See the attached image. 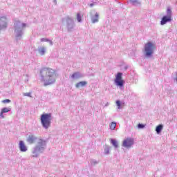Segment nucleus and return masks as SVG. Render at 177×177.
<instances>
[{
  "instance_id": "20",
  "label": "nucleus",
  "mask_w": 177,
  "mask_h": 177,
  "mask_svg": "<svg viewBox=\"0 0 177 177\" xmlns=\"http://www.w3.org/2000/svg\"><path fill=\"white\" fill-rule=\"evenodd\" d=\"M116 104L118 109H121V102L120 100L116 101Z\"/></svg>"
},
{
  "instance_id": "16",
  "label": "nucleus",
  "mask_w": 177,
  "mask_h": 177,
  "mask_svg": "<svg viewBox=\"0 0 177 177\" xmlns=\"http://www.w3.org/2000/svg\"><path fill=\"white\" fill-rule=\"evenodd\" d=\"M78 75H80L79 73H75L71 75L72 78H77V77H78Z\"/></svg>"
},
{
  "instance_id": "6",
  "label": "nucleus",
  "mask_w": 177,
  "mask_h": 177,
  "mask_svg": "<svg viewBox=\"0 0 177 177\" xmlns=\"http://www.w3.org/2000/svg\"><path fill=\"white\" fill-rule=\"evenodd\" d=\"M172 21V15H168L167 16H164L162 18V20L160 21V24L162 26H164V24H167V23Z\"/></svg>"
},
{
  "instance_id": "18",
  "label": "nucleus",
  "mask_w": 177,
  "mask_h": 177,
  "mask_svg": "<svg viewBox=\"0 0 177 177\" xmlns=\"http://www.w3.org/2000/svg\"><path fill=\"white\" fill-rule=\"evenodd\" d=\"M95 17L96 19L92 20L93 23H97V21H98L97 18L99 17V15L97 14H95Z\"/></svg>"
},
{
  "instance_id": "3",
  "label": "nucleus",
  "mask_w": 177,
  "mask_h": 177,
  "mask_svg": "<svg viewBox=\"0 0 177 177\" xmlns=\"http://www.w3.org/2000/svg\"><path fill=\"white\" fill-rule=\"evenodd\" d=\"M154 49H156V46L151 42H148L145 46V52L146 56H151L154 53Z\"/></svg>"
},
{
  "instance_id": "27",
  "label": "nucleus",
  "mask_w": 177,
  "mask_h": 177,
  "mask_svg": "<svg viewBox=\"0 0 177 177\" xmlns=\"http://www.w3.org/2000/svg\"><path fill=\"white\" fill-rule=\"evenodd\" d=\"M131 2L133 3H138V0H131Z\"/></svg>"
},
{
  "instance_id": "25",
  "label": "nucleus",
  "mask_w": 177,
  "mask_h": 177,
  "mask_svg": "<svg viewBox=\"0 0 177 177\" xmlns=\"http://www.w3.org/2000/svg\"><path fill=\"white\" fill-rule=\"evenodd\" d=\"M167 15H171L172 16L171 9L167 8Z\"/></svg>"
},
{
  "instance_id": "9",
  "label": "nucleus",
  "mask_w": 177,
  "mask_h": 177,
  "mask_svg": "<svg viewBox=\"0 0 177 177\" xmlns=\"http://www.w3.org/2000/svg\"><path fill=\"white\" fill-rule=\"evenodd\" d=\"M88 84V82L82 81L77 83L75 84L76 88H82V86H85Z\"/></svg>"
},
{
  "instance_id": "30",
  "label": "nucleus",
  "mask_w": 177,
  "mask_h": 177,
  "mask_svg": "<svg viewBox=\"0 0 177 177\" xmlns=\"http://www.w3.org/2000/svg\"><path fill=\"white\" fill-rule=\"evenodd\" d=\"M91 6H93V4H91Z\"/></svg>"
},
{
  "instance_id": "15",
  "label": "nucleus",
  "mask_w": 177,
  "mask_h": 177,
  "mask_svg": "<svg viewBox=\"0 0 177 177\" xmlns=\"http://www.w3.org/2000/svg\"><path fill=\"white\" fill-rule=\"evenodd\" d=\"M39 53H40V55L41 56H44V55H45V48H41L39 49Z\"/></svg>"
},
{
  "instance_id": "29",
  "label": "nucleus",
  "mask_w": 177,
  "mask_h": 177,
  "mask_svg": "<svg viewBox=\"0 0 177 177\" xmlns=\"http://www.w3.org/2000/svg\"><path fill=\"white\" fill-rule=\"evenodd\" d=\"M26 27V24H22V28Z\"/></svg>"
},
{
  "instance_id": "23",
  "label": "nucleus",
  "mask_w": 177,
  "mask_h": 177,
  "mask_svg": "<svg viewBox=\"0 0 177 177\" xmlns=\"http://www.w3.org/2000/svg\"><path fill=\"white\" fill-rule=\"evenodd\" d=\"M24 96H28L29 97H31V93H24Z\"/></svg>"
},
{
  "instance_id": "13",
  "label": "nucleus",
  "mask_w": 177,
  "mask_h": 177,
  "mask_svg": "<svg viewBox=\"0 0 177 177\" xmlns=\"http://www.w3.org/2000/svg\"><path fill=\"white\" fill-rule=\"evenodd\" d=\"M111 143L114 146V147L117 148L118 147V142H117V140L114 139L111 140Z\"/></svg>"
},
{
  "instance_id": "21",
  "label": "nucleus",
  "mask_w": 177,
  "mask_h": 177,
  "mask_svg": "<svg viewBox=\"0 0 177 177\" xmlns=\"http://www.w3.org/2000/svg\"><path fill=\"white\" fill-rule=\"evenodd\" d=\"M41 42H48V41H49V39H48L46 38H42V39H41Z\"/></svg>"
},
{
  "instance_id": "1",
  "label": "nucleus",
  "mask_w": 177,
  "mask_h": 177,
  "mask_svg": "<svg viewBox=\"0 0 177 177\" xmlns=\"http://www.w3.org/2000/svg\"><path fill=\"white\" fill-rule=\"evenodd\" d=\"M40 75L45 86L52 85L56 82V71L50 68H41Z\"/></svg>"
},
{
  "instance_id": "14",
  "label": "nucleus",
  "mask_w": 177,
  "mask_h": 177,
  "mask_svg": "<svg viewBox=\"0 0 177 177\" xmlns=\"http://www.w3.org/2000/svg\"><path fill=\"white\" fill-rule=\"evenodd\" d=\"M9 111H10V108H3L1 109V112L3 113V114H5V113H9Z\"/></svg>"
},
{
  "instance_id": "26",
  "label": "nucleus",
  "mask_w": 177,
  "mask_h": 177,
  "mask_svg": "<svg viewBox=\"0 0 177 177\" xmlns=\"http://www.w3.org/2000/svg\"><path fill=\"white\" fill-rule=\"evenodd\" d=\"M0 117H1V118H4L3 113H2V111L0 113Z\"/></svg>"
},
{
  "instance_id": "7",
  "label": "nucleus",
  "mask_w": 177,
  "mask_h": 177,
  "mask_svg": "<svg viewBox=\"0 0 177 177\" xmlns=\"http://www.w3.org/2000/svg\"><path fill=\"white\" fill-rule=\"evenodd\" d=\"M46 142L44 141V140H39V145L35 147V151L33 153H37V151H39L41 149H44L45 147Z\"/></svg>"
},
{
  "instance_id": "4",
  "label": "nucleus",
  "mask_w": 177,
  "mask_h": 177,
  "mask_svg": "<svg viewBox=\"0 0 177 177\" xmlns=\"http://www.w3.org/2000/svg\"><path fill=\"white\" fill-rule=\"evenodd\" d=\"M115 82L118 86H124V80H122V73H118L115 77Z\"/></svg>"
},
{
  "instance_id": "2",
  "label": "nucleus",
  "mask_w": 177,
  "mask_h": 177,
  "mask_svg": "<svg viewBox=\"0 0 177 177\" xmlns=\"http://www.w3.org/2000/svg\"><path fill=\"white\" fill-rule=\"evenodd\" d=\"M41 123L44 128L48 129L50 127L52 122V114L50 113H44L41 115Z\"/></svg>"
},
{
  "instance_id": "8",
  "label": "nucleus",
  "mask_w": 177,
  "mask_h": 177,
  "mask_svg": "<svg viewBox=\"0 0 177 177\" xmlns=\"http://www.w3.org/2000/svg\"><path fill=\"white\" fill-rule=\"evenodd\" d=\"M19 149L21 151H27V147H26L23 141L19 142Z\"/></svg>"
},
{
  "instance_id": "24",
  "label": "nucleus",
  "mask_w": 177,
  "mask_h": 177,
  "mask_svg": "<svg viewBox=\"0 0 177 177\" xmlns=\"http://www.w3.org/2000/svg\"><path fill=\"white\" fill-rule=\"evenodd\" d=\"M138 128H140V129H143V128H145V125H144V124H138Z\"/></svg>"
},
{
  "instance_id": "5",
  "label": "nucleus",
  "mask_w": 177,
  "mask_h": 177,
  "mask_svg": "<svg viewBox=\"0 0 177 177\" xmlns=\"http://www.w3.org/2000/svg\"><path fill=\"white\" fill-rule=\"evenodd\" d=\"M134 143L133 138H127L123 140L122 146L124 147H131Z\"/></svg>"
},
{
  "instance_id": "17",
  "label": "nucleus",
  "mask_w": 177,
  "mask_h": 177,
  "mask_svg": "<svg viewBox=\"0 0 177 177\" xmlns=\"http://www.w3.org/2000/svg\"><path fill=\"white\" fill-rule=\"evenodd\" d=\"M1 21H3L4 23H6V17H2L0 18V23Z\"/></svg>"
},
{
  "instance_id": "22",
  "label": "nucleus",
  "mask_w": 177,
  "mask_h": 177,
  "mask_svg": "<svg viewBox=\"0 0 177 177\" xmlns=\"http://www.w3.org/2000/svg\"><path fill=\"white\" fill-rule=\"evenodd\" d=\"M2 103H10V100L6 99L2 101Z\"/></svg>"
},
{
  "instance_id": "11",
  "label": "nucleus",
  "mask_w": 177,
  "mask_h": 177,
  "mask_svg": "<svg viewBox=\"0 0 177 177\" xmlns=\"http://www.w3.org/2000/svg\"><path fill=\"white\" fill-rule=\"evenodd\" d=\"M163 126L162 124H159L156 127V131L157 133H160L161 131H162Z\"/></svg>"
},
{
  "instance_id": "28",
  "label": "nucleus",
  "mask_w": 177,
  "mask_h": 177,
  "mask_svg": "<svg viewBox=\"0 0 177 177\" xmlns=\"http://www.w3.org/2000/svg\"><path fill=\"white\" fill-rule=\"evenodd\" d=\"M17 24H17L16 26H15V30H19V27H17Z\"/></svg>"
},
{
  "instance_id": "10",
  "label": "nucleus",
  "mask_w": 177,
  "mask_h": 177,
  "mask_svg": "<svg viewBox=\"0 0 177 177\" xmlns=\"http://www.w3.org/2000/svg\"><path fill=\"white\" fill-rule=\"evenodd\" d=\"M35 139H37V138H35L33 135H30L28 136L27 142H28V143H30V145H32V143L35 142Z\"/></svg>"
},
{
  "instance_id": "19",
  "label": "nucleus",
  "mask_w": 177,
  "mask_h": 177,
  "mask_svg": "<svg viewBox=\"0 0 177 177\" xmlns=\"http://www.w3.org/2000/svg\"><path fill=\"white\" fill-rule=\"evenodd\" d=\"M77 20L79 21V23L81 22V15L77 14Z\"/></svg>"
},
{
  "instance_id": "12",
  "label": "nucleus",
  "mask_w": 177,
  "mask_h": 177,
  "mask_svg": "<svg viewBox=\"0 0 177 177\" xmlns=\"http://www.w3.org/2000/svg\"><path fill=\"white\" fill-rule=\"evenodd\" d=\"M115 127H117V123L112 122L110 124V129H111V131H114L115 129Z\"/></svg>"
}]
</instances>
